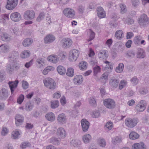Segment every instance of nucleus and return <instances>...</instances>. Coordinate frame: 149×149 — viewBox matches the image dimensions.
I'll use <instances>...</instances> for the list:
<instances>
[{
	"mask_svg": "<svg viewBox=\"0 0 149 149\" xmlns=\"http://www.w3.org/2000/svg\"><path fill=\"white\" fill-rule=\"evenodd\" d=\"M45 86L50 89H54L56 88V84L52 78H48L43 80Z\"/></svg>",
	"mask_w": 149,
	"mask_h": 149,
	"instance_id": "1",
	"label": "nucleus"
},
{
	"mask_svg": "<svg viewBox=\"0 0 149 149\" xmlns=\"http://www.w3.org/2000/svg\"><path fill=\"white\" fill-rule=\"evenodd\" d=\"M138 122V119L136 118H127L125 119V123L128 127L133 128L135 127Z\"/></svg>",
	"mask_w": 149,
	"mask_h": 149,
	"instance_id": "2",
	"label": "nucleus"
},
{
	"mask_svg": "<svg viewBox=\"0 0 149 149\" xmlns=\"http://www.w3.org/2000/svg\"><path fill=\"white\" fill-rule=\"evenodd\" d=\"M139 22L141 26H147L149 24V20L147 15L144 14H142L140 17Z\"/></svg>",
	"mask_w": 149,
	"mask_h": 149,
	"instance_id": "3",
	"label": "nucleus"
},
{
	"mask_svg": "<svg viewBox=\"0 0 149 149\" xmlns=\"http://www.w3.org/2000/svg\"><path fill=\"white\" fill-rule=\"evenodd\" d=\"M64 15L67 17L69 18H74L75 12L73 9L70 8H66L63 11Z\"/></svg>",
	"mask_w": 149,
	"mask_h": 149,
	"instance_id": "4",
	"label": "nucleus"
},
{
	"mask_svg": "<svg viewBox=\"0 0 149 149\" xmlns=\"http://www.w3.org/2000/svg\"><path fill=\"white\" fill-rule=\"evenodd\" d=\"M104 104L107 108L110 109H113L116 105L115 101L109 98L105 100L104 101Z\"/></svg>",
	"mask_w": 149,
	"mask_h": 149,
	"instance_id": "5",
	"label": "nucleus"
},
{
	"mask_svg": "<svg viewBox=\"0 0 149 149\" xmlns=\"http://www.w3.org/2000/svg\"><path fill=\"white\" fill-rule=\"evenodd\" d=\"M14 68L16 70H17L19 69V66L17 64L13 63L12 64H8L6 66V70L7 72L9 74H12L14 72Z\"/></svg>",
	"mask_w": 149,
	"mask_h": 149,
	"instance_id": "6",
	"label": "nucleus"
},
{
	"mask_svg": "<svg viewBox=\"0 0 149 149\" xmlns=\"http://www.w3.org/2000/svg\"><path fill=\"white\" fill-rule=\"evenodd\" d=\"M79 51L76 49H73L70 52L69 59L71 61H76L79 56Z\"/></svg>",
	"mask_w": 149,
	"mask_h": 149,
	"instance_id": "7",
	"label": "nucleus"
},
{
	"mask_svg": "<svg viewBox=\"0 0 149 149\" xmlns=\"http://www.w3.org/2000/svg\"><path fill=\"white\" fill-rule=\"evenodd\" d=\"M35 16L34 12L32 10H29L26 11L24 14V19L26 20H31L33 19Z\"/></svg>",
	"mask_w": 149,
	"mask_h": 149,
	"instance_id": "8",
	"label": "nucleus"
},
{
	"mask_svg": "<svg viewBox=\"0 0 149 149\" xmlns=\"http://www.w3.org/2000/svg\"><path fill=\"white\" fill-rule=\"evenodd\" d=\"M18 0H8L6 7L8 9L11 10L17 6Z\"/></svg>",
	"mask_w": 149,
	"mask_h": 149,
	"instance_id": "9",
	"label": "nucleus"
},
{
	"mask_svg": "<svg viewBox=\"0 0 149 149\" xmlns=\"http://www.w3.org/2000/svg\"><path fill=\"white\" fill-rule=\"evenodd\" d=\"M19 57V54L17 52L14 51L9 56V61L13 63L17 64V59Z\"/></svg>",
	"mask_w": 149,
	"mask_h": 149,
	"instance_id": "10",
	"label": "nucleus"
},
{
	"mask_svg": "<svg viewBox=\"0 0 149 149\" xmlns=\"http://www.w3.org/2000/svg\"><path fill=\"white\" fill-rule=\"evenodd\" d=\"M108 56V51L106 50H101L99 52L98 57L101 60H106Z\"/></svg>",
	"mask_w": 149,
	"mask_h": 149,
	"instance_id": "11",
	"label": "nucleus"
},
{
	"mask_svg": "<svg viewBox=\"0 0 149 149\" xmlns=\"http://www.w3.org/2000/svg\"><path fill=\"white\" fill-rule=\"evenodd\" d=\"M62 46L64 48H68L70 47L72 43V41L70 39L66 38L61 40Z\"/></svg>",
	"mask_w": 149,
	"mask_h": 149,
	"instance_id": "12",
	"label": "nucleus"
},
{
	"mask_svg": "<svg viewBox=\"0 0 149 149\" xmlns=\"http://www.w3.org/2000/svg\"><path fill=\"white\" fill-rule=\"evenodd\" d=\"M146 103L145 100H142L137 105L136 108L137 111L142 112L146 109Z\"/></svg>",
	"mask_w": 149,
	"mask_h": 149,
	"instance_id": "13",
	"label": "nucleus"
},
{
	"mask_svg": "<svg viewBox=\"0 0 149 149\" xmlns=\"http://www.w3.org/2000/svg\"><path fill=\"white\" fill-rule=\"evenodd\" d=\"M56 134L60 139H63L66 136V132L65 130L62 127L58 128L56 132Z\"/></svg>",
	"mask_w": 149,
	"mask_h": 149,
	"instance_id": "14",
	"label": "nucleus"
},
{
	"mask_svg": "<svg viewBox=\"0 0 149 149\" xmlns=\"http://www.w3.org/2000/svg\"><path fill=\"white\" fill-rule=\"evenodd\" d=\"M81 124L83 131L84 132H87L89 126V122L86 119H83L81 121Z\"/></svg>",
	"mask_w": 149,
	"mask_h": 149,
	"instance_id": "15",
	"label": "nucleus"
},
{
	"mask_svg": "<svg viewBox=\"0 0 149 149\" xmlns=\"http://www.w3.org/2000/svg\"><path fill=\"white\" fill-rule=\"evenodd\" d=\"M119 82L118 79L112 77L109 80V84L112 88H116L118 85Z\"/></svg>",
	"mask_w": 149,
	"mask_h": 149,
	"instance_id": "16",
	"label": "nucleus"
},
{
	"mask_svg": "<svg viewBox=\"0 0 149 149\" xmlns=\"http://www.w3.org/2000/svg\"><path fill=\"white\" fill-rule=\"evenodd\" d=\"M10 18L13 21L17 22L21 19V17L19 13L16 12L11 13L10 15Z\"/></svg>",
	"mask_w": 149,
	"mask_h": 149,
	"instance_id": "17",
	"label": "nucleus"
},
{
	"mask_svg": "<svg viewBox=\"0 0 149 149\" xmlns=\"http://www.w3.org/2000/svg\"><path fill=\"white\" fill-rule=\"evenodd\" d=\"M15 124L17 126L21 125L24 122V117L20 114H17L15 117Z\"/></svg>",
	"mask_w": 149,
	"mask_h": 149,
	"instance_id": "18",
	"label": "nucleus"
},
{
	"mask_svg": "<svg viewBox=\"0 0 149 149\" xmlns=\"http://www.w3.org/2000/svg\"><path fill=\"white\" fill-rule=\"evenodd\" d=\"M8 95V92L6 89L3 88L0 89V99H6Z\"/></svg>",
	"mask_w": 149,
	"mask_h": 149,
	"instance_id": "19",
	"label": "nucleus"
},
{
	"mask_svg": "<svg viewBox=\"0 0 149 149\" xmlns=\"http://www.w3.org/2000/svg\"><path fill=\"white\" fill-rule=\"evenodd\" d=\"M18 83V80H16L14 81H9L8 83L12 94L14 92L15 88L17 87Z\"/></svg>",
	"mask_w": 149,
	"mask_h": 149,
	"instance_id": "20",
	"label": "nucleus"
},
{
	"mask_svg": "<svg viewBox=\"0 0 149 149\" xmlns=\"http://www.w3.org/2000/svg\"><path fill=\"white\" fill-rule=\"evenodd\" d=\"M73 80L75 84L79 85L82 83L83 77L80 75H77L74 77Z\"/></svg>",
	"mask_w": 149,
	"mask_h": 149,
	"instance_id": "21",
	"label": "nucleus"
},
{
	"mask_svg": "<svg viewBox=\"0 0 149 149\" xmlns=\"http://www.w3.org/2000/svg\"><path fill=\"white\" fill-rule=\"evenodd\" d=\"M125 56L128 59H132L134 58L135 56V52L134 51L130 50L126 52L125 54Z\"/></svg>",
	"mask_w": 149,
	"mask_h": 149,
	"instance_id": "22",
	"label": "nucleus"
},
{
	"mask_svg": "<svg viewBox=\"0 0 149 149\" xmlns=\"http://www.w3.org/2000/svg\"><path fill=\"white\" fill-rule=\"evenodd\" d=\"M97 14L98 17L100 18H104L105 16V12L103 8L101 7H99L97 8Z\"/></svg>",
	"mask_w": 149,
	"mask_h": 149,
	"instance_id": "23",
	"label": "nucleus"
},
{
	"mask_svg": "<svg viewBox=\"0 0 149 149\" xmlns=\"http://www.w3.org/2000/svg\"><path fill=\"white\" fill-rule=\"evenodd\" d=\"M57 120L60 124H64L66 122V117L65 114L62 113L58 115L57 117Z\"/></svg>",
	"mask_w": 149,
	"mask_h": 149,
	"instance_id": "24",
	"label": "nucleus"
},
{
	"mask_svg": "<svg viewBox=\"0 0 149 149\" xmlns=\"http://www.w3.org/2000/svg\"><path fill=\"white\" fill-rule=\"evenodd\" d=\"M132 148L133 149H146L145 145L142 142L134 143L132 146Z\"/></svg>",
	"mask_w": 149,
	"mask_h": 149,
	"instance_id": "25",
	"label": "nucleus"
},
{
	"mask_svg": "<svg viewBox=\"0 0 149 149\" xmlns=\"http://www.w3.org/2000/svg\"><path fill=\"white\" fill-rule=\"evenodd\" d=\"M55 39V37L54 36L48 35L46 36L45 38V43H50L53 42Z\"/></svg>",
	"mask_w": 149,
	"mask_h": 149,
	"instance_id": "26",
	"label": "nucleus"
},
{
	"mask_svg": "<svg viewBox=\"0 0 149 149\" xmlns=\"http://www.w3.org/2000/svg\"><path fill=\"white\" fill-rule=\"evenodd\" d=\"M146 56L145 51L142 48H139L137 52V57L139 58H144Z\"/></svg>",
	"mask_w": 149,
	"mask_h": 149,
	"instance_id": "27",
	"label": "nucleus"
},
{
	"mask_svg": "<svg viewBox=\"0 0 149 149\" xmlns=\"http://www.w3.org/2000/svg\"><path fill=\"white\" fill-rule=\"evenodd\" d=\"M49 61L54 63H56L58 61V58L57 56L52 55L50 56L47 58Z\"/></svg>",
	"mask_w": 149,
	"mask_h": 149,
	"instance_id": "28",
	"label": "nucleus"
},
{
	"mask_svg": "<svg viewBox=\"0 0 149 149\" xmlns=\"http://www.w3.org/2000/svg\"><path fill=\"white\" fill-rule=\"evenodd\" d=\"M45 117L47 120L51 122L54 121L55 118V115L52 112L46 114Z\"/></svg>",
	"mask_w": 149,
	"mask_h": 149,
	"instance_id": "29",
	"label": "nucleus"
},
{
	"mask_svg": "<svg viewBox=\"0 0 149 149\" xmlns=\"http://www.w3.org/2000/svg\"><path fill=\"white\" fill-rule=\"evenodd\" d=\"M82 139L84 143H87L91 141V136L89 134H86L83 136Z\"/></svg>",
	"mask_w": 149,
	"mask_h": 149,
	"instance_id": "30",
	"label": "nucleus"
},
{
	"mask_svg": "<svg viewBox=\"0 0 149 149\" xmlns=\"http://www.w3.org/2000/svg\"><path fill=\"white\" fill-rule=\"evenodd\" d=\"M79 66L80 70H85L87 68V63L86 62L82 61L79 64Z\"/></svg>",
	"mask_w": 149,
	"mask_h": 149,
	"instance_id": "31",
	"label": "nucleus"
},
{
	"mask_svg": "<svg viewBox=\"0 0 149 149\" xmlns=\"http://www.w3.org/2000/svg\"><path fill=\"white\" fill-rule=\"evenodd\" d=\"M80 143L81 141L80 140L77 139H73L70 142L71 145L75 147H79Z\"/></svg>",
	"mask_w": 149,
	"mask_h": 149,
	"instance_id": "32",
	"label": "nucleus"
},
{
	"mask_svg": "<svg viewBox=\"0 0 149 149\" xmlns=\"http://www.w3.org/2000/svg\"><path fill=\"white\" fill-rule=\"evenodd\" d=\"M57 70L58 72L61 75L65 74L66 72L65 68L63 66L60 65L58 67Z\"/></svg>",
	"mask_w": 149,
	"mask_h": 149,
	"instance_id": "33",
	"label": "nucleus"
},
{
	"mask_svg": "<svg viewBox=\"0 0 149 149\" xmlns=\"http://www.w3.org/2000/svg\"><path fill=\"white\" fill-rule=\"evenodd\" d=\"M129 137L130 139L135 140L139 138V135L138 133L135 132H132L130 134Z\"/></svg>",
	"mask_w": 149,
	"mask_h": 149,
	"instance_id": "34",
	"label": "nucleus"
},
{
	"mask_svg": "<svg viewBox=\"0 0 149 149\" xmlns=\"http://www.w3.org/2000/svg\"><path fill=\"white\" fill-rule=\"evenodd\" d=\"M33 42V40L31 38H27L25 39L22 42L23 45L24 47H27L30 45Z\"/></svg>",
	"mask_w": 149,
	"mask_h": 149,
	"instance_id": "35",
	"label": "nucleus"
},
{
	"mask_svg": "<svg viewBox=\"0 0 149 149\" xmlns=\"http://www.w3.org/2000/svg\"><path fill=\"white\" fill-rule=\"evenodd\" d=\"M9 47L5 44H2L0 46V50L4 53H6L9 51Z\"/></svg>",
	"mask_w": 149,
	"mask_h": 149,
	"instance_id": "36",
	"label": "nucleus"
},
{
	"mask_svg": "<svg viewBox=\"0 0 149 149\" xmlns=\"http://www.w3.org/2000/svg\"><path fill=\"white\" fill-rule=\"evenodd\" d=\"M124 68V65L123 63H120L118 66L116 67V71L117 73H120L122 72Z\"/></svg>",
	"mask_w": 149,
	"mask_h": 149,
	"instance_id": "37",
	"label": "nucleus"
},
{
	"mask_svg": "<svg viewBox=\"0 0 149 149\" xmlns=\"http://www.w3.org/2000/svg\"><path fill=\"white\" fill-rule=\"evenodd\" d=\"M74 69L72 68L68 69L66 72V75L68 77H72L74 75Z\"/></svg>",
	"mask_w": 149,
	"mask_h": 149,
	"instance_id": "38",
	"label": "nucleus"
},
{
	"mask_svg": "<svg viewBox=\"0 0 149 149\" xmlns=\"http://www.w3.org/2000/svg\"><path fill=\"white\" fill-rule=\"evenodd\" d=\"M123 32L121 30H118L116 31L115 33V36L118 39H120L123 37Z\"/></svg>",
	"mask_w": 149,
	"mask_h": 149,
	"instance_id": "39",
	"label": "nucleus"
},
{
	"mask_svg": "<svg viewBox=\"0 0 149 149\" xmlns=\"http://www.w3.org/2000/svg\"><path fill=\"white\" fill-rule=\"evenodd\" d=\"M49 141L50 143L54 145H57L59 144V141L58 138L53 137L49 139Z\"/></svg>",
	"mask_w": 149,
	"mask_h": 149,
	"instance_id": "40",
	"label": "nucleus"
},
{
	"mask_svg": "<svg viewBox=\"0 0 149 149\" xmlns=\"http://www.w3.org/2000/svg\"><path fill=\"white\" fill-rule=\"evenodd\" d=\"M1 39L4 41H7L10 40L9 35L6 33H2L1 35Z\"/></svg>",
	"mask_w": 149,
	"mask_h": 149,
	"instance_id": "41",
	"label": "nucleus"
},
{
	"mask_svg": "<svg viewBox=\"0 0 149 149\" xmlns=\"http://www.w3.org/2000/svg\"><path fill=\"white\" fill-rule=\"evenodd\" d=\"M30 54V52L29 51L25 50L22 53L20 56L22 58H24L29 56Z\"/></svg>",
	"mask_w": 149,
	"mask_h": 149,
	"instance_id": "42",
	"label": "nucleus"
},
{
	"mask_svg": "<svg viewBox=\"0 0 149 149\" xmlns=\"http://www.w3.org/2000/svg\"><path fill=\"white\" fill-rule=\"evenodd\" d=\"M51 107L52 109L57 108L59 105V102L58 100L52 101L51 102Z\"/></svg>",
	"mask_w": 149,
	"mask_h": 149,
	"instance_id": "43",
	"label": "nucleus"
},
{
	"mask_svg": "<svg viewBox=\"0 0 149 149\" xmlns=\"http://www.w3.org/2000/svg\"><path fill=\"white\" fill-rule=\"evenodd\" d=\"M141 40V36H136L135 37L134 39V43L137 45H139L140 44V41Z\"/></svg>",
	"mask_w": 149,
	"mask_h": 149,
	"instance_id": "44",
	"label": "nucleus"
},
{
	"mask_svg": "<svg viewBox=\"0 0 149 149\" xmlns=\"http://www.w3.org/2000/svg\"><path fill=\"white\" fill-rule=\"evenodd\" d=\"M45 14L44 12L40 13L36 19V21L38 22H40L45 17Z\"/></svg>",
	"mask_w": 149,
	"mask_h": 149,
	"instance_id": "45",
	"label": "nucleus"
},
{
	"mask_svg": "<svg viewBox=\"0 0 149 149\" xmlns=\"http://www.w3.org/2000/svg\"><path fill=\"white\" fill-rule=\"evenodd\" d=\"M121 141V139L117 136L115 137L112 139V142L113 143L114 145L117 143H120Z\"/></svg>",
	"mask_w": 149,
	"mask_h": 149,
	"instance_id": "46",
	"label": "nucleus"
},
{
	"mask_svg": "<svg viewBox=\"0 0 149 149\" xmlns=\"http://www.w3.org/2000/svg\"><path fill=\"white\" fill-rule=\"evenodd\" d=\"M33 106L30 102H27L25 104V109L27 111H30L32 109Z\"/></svg>",
	"mask_w": 149,
	"mask_h": 149,
	"instance_id": "47",
	"label": "nucleus"
},
{
	"mask_svg": "<svg viewBox=\"0 0 149 149\" xmlns=\"http://www.w3.org/2000/svg\"><path fill=\"white\" fill-rule=\"evenodd\" d=\"M90 33L89 38L87 40L89 42L94 39L95 36V33L92 30L90 29H89Z\"/></svg>",
	"mask_w": 149,
	"mask_h": 149,
	"instance_id": "48",
	"label": "nucleus"
},
{
	"mask_svg": "<svg viewBox=\"0 0 149 149\" xmlns=\"http://www.w3.org/2000/svg\"><path fill=\"white\" fill-rule=\"evenodd\" d=\"M101 71V68L100 66L96 65L93 68V72L95 75L97 74L100 72Z\"/></svg>",
	"mask_w": 149,
	"mask_h": 149,
	"instance_id": "49",
	"label": "nucleus"
},
{
	"mask_svg": "<svg viewBox=\"0 0 149 149\" xmlns=\"http://www.w3.org/2000/svg\"><path fill=\"white\" fill-rule=\"evenodd\" d=\"M98 142L100 146L104 147L106 145V142L103 139H100L98 140Z\"/></svg>",
	"mask_w": 149,
	"mask_h": 149,
	"instance_id": "50",
	"label": "nucleus"
},
{
	"mask_svg": "<svg viewBox=\"0 0 149 149\" xmlns=\"http://www.w3.org/2000/svg\"><path fill=\"white\" fill-rule=\"evenodd\" d=\"M12 134L13 139H16L19 137L20 134L18 131H13L12 133Z\"/></svg>",
	"mask_w": 149,
	"mask_h": 149,
	"instance_id": "51",
	"label": "nucleus"
},
{
	"mask_svg": "<svg viewBox=\"0 0 149 149\" xmlns=\"http://www.w3.org/2000/svg\"><path fill=\"white\" fill-rule=\"evenodd\" d=\"M85 6L84 5H80L78 8V10L80 14H82L84 13L85 10Z\"/></svg>",
	"mask_w": 149,
	"mask_h": 149,
	"instance_id": "52",
	"label": "nucleus"
},
{
	"mask_svg": "<svg viewBox=\"0 0 149 149\" xmlns=\"http://www.w3.org/2000/svg\"><path fill=\"white\" fill-rule=\"evenodd\" d=\"M130 81L134 85H136L138 82V80L136 77H134Z\"/></svg>",
	"mask_w": 149,
	"mask_h": 149,
	"instance_id": "53",
	"label": "nucleus"
},
{
	"mask_svg": "<svg viewBox=\"0 0 149 149\" xmlns=\"http://www.w3.org/2000/svg\"><path fill=\"white\" fill-rule=\"evenodd\" d=\"M30 146V143L28 142H24L22 143L20 147L22 149H24L26 147H28Z\"/></svg>",
	"mask_w": 149,
	"mask_h": 149,
	"instance_id": "54",
	"label": "nucleus"
},
{
	"mask_svg": "<svg viewBox=\"0 0 149 149\" xmlns=\"http://www.w3.org/2000/svg\"><path fill=\"white\" fill-rule=\"evenodd\" d=\"M127 84V82L124 80L121 81L119 83V88L120 89H122L125 87Z\"/></svg>",
	"mask_w": 149,
	"mask_h": 149,
	"instance_id": "55",
	"label": "nucleus"
},
{
	"mask_svg": "<svg viewBox=\"0 0 149 149\" xmlns=\"http://www.w3.org/2000/svg\"><path fill=\"white\" fill-rule=\"evenodd\" d=\"M131 2L133 6L135 8H136L139 6L140 3L139 0H132Z\"/></svg>",
	"mask_w": 149,
	"mask_h": 149,
	"instance_id": "56",
	"label": "nucleus"
},
{
	"mask_svg": "<svg viewBox=\"0 0 149 149\" xmlns=\"http://www.w3.org/2000/svg\"><path fill=\"white\" fill-rule=\"evenodd\" d=\"M120 6L121 8V13H123L126 11V6L123 3H121L120 5Z\"/></svg>",
	"mask_w": 149,
	"mask_h": 149,
	"instance_id": "57",
	"label": "nucleus"
},
{
	"mask_svg": "<svg viewBox=\"0 0 149 149\" xmlns=\"http://www.w3.org/2000/svg\"><path fill=\"white\" fill-rule=\"evenodd\" d=\"M24 99V96L22 95H20L17 99V102L19 104H21L23 101Z\"/></svg>",
	"mask_w": 149,
	"mask_h": 149,
	"instance_id": "58",
	"label": "nucleus"
},
{
	"mask_svg": "<svg viewBox=\"0 0 149 149\" xmlns=\"http://www.w3.org/2000/svg\"><path fill=\"white\" fill-rule=\"evenodd\" d=\"M93 117L95 118H97L100 116V113L98 110H96L93 111Z\"/></svg>",
	"mask_w": 149,
	"mask_h": 149,
	"instance_id": "59",
	"label": "nucleus"
},
{
	"mask_svg": "<svg viewBox=\"0 0 149 149\" xmlns=\"http://www.w3.org/2000/svg\"><path fill=\"white\" fill-rule=\"evenodd\" d=\"M89 103L92 105L95 106L96 104V101L93 98H91L89 101Z\"/></svg>",
	"mask_w": 149,
	"mask_h": 149,
	"instance_id": "60",
	"label": "nucleus"
},
{
	"mask_svg": "<svg viewBox=\"0 0 149 149\" xmlns=\"http://www.w3.org/2000/svg\"><path fill=\"white\" fill-rule=\"evenodd\" d=\"M105 126L109 129L111 130L112 127V123L111 121H109L105 125Z\"/></svg>",
	"mask_w": 149,
	"mask_h": 149,
	"instance_id": "61",
	"label": "nucleus"
},
{
	"mask_svg": "<svg viewBox=\"0 0 149 149\" xmlns=\"http://www.w3.org/2000/svg\"><path fill=\"white\" fill-rule=\"evenodd\" d=\"M22 87L24 89H27L29 86V84L27 82L25 81H22Z\"/></svg>",
	"mask_w": 149,
	"mask_h": 149,
	"instance_id": "62",
	"label": "nucleus"
},
{
	"mask_svg": "<svg viewBox=\"0 0 149 149\" xmlns=\"http://www.w3.org/2000/svg\"><path fill=\"white\" fill-rule=\"evenodd\" d=\"M42 115V113L40 111H36L33 114V116L36 118H37L41 116Z\"/></svg>",
	"mask_w": 149,
	"mask_h": 149,
	"instance_id": "63",
	"label": "nucleus"
},
{
	"mask_svg": "<svg viewBox=\"0 0 149 149\" xmlns=\"http://www.w3.org/2000/svg\"><path fill=\"white\" fill-rule=\"evenodd\" d=\"M108 73L107 72H106L102 74L101 77L102 79H104L106 80L108 79Z\"/></svg>",
	"mask_w": 149,
	"mask_h": 149,
	"instance_id": "64",
	"label": "nucleus"
}]
</instances>
